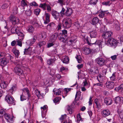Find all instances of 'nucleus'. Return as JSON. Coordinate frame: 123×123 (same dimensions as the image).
I'll return each mask as SVG.
<instances>
[{
	"instance_id": "12",
	"label": "nucleus",
	"mask_w": 123,
	"mask_h": 123,
	"mask_svg": "<svg viewBox=\"0 0 123 123\" xmlns=\"http://www.w3.org/2000/svg\"><path fill=\"white\" fill-rule=\"evenodd\" d=\"M85 40L86 41V43L90 45H91V44H95L97 42L95 38H91L90 40V42L88 41L87 37L86 38Z\"/></svg>"
},
{
	"instance_id": "3",
	"label": "nucleus",
	"mask_w": 123,
	"mask_h": 123,
	"mask_svg": "<svg viewBox=\"0 0 123 123\" xmlns=\"http://www.w3.org/2000/svg\"><path fill=\"white\" fill-rule=\"evenodd\" d=\"M107 59H104L103 58H98L96 59V62L99 66L102 67L106 64L107 62Z\"/></svg>"
},
{
	"instance_id": "50",
	"label": "nucleus",
	"mask_w": 123,
	"mask_h": 123,
	"mask_svg": "<svg viewBox=\"0 0 123 123\" xmlns=\"http://www.w3.org/2000/svg\"><path fill=\"white\" fill-rule=\"evenodd\" d=\"M97 78L99 82H102L103 80V76L99 74L97 76Z\"/></svg>"
},
{
	"instance_id": "20",
	"label": "nucleus",
	"mask_w": 123,
	"mask_h": 123,
	"mask_svg": "<svg viewBox=\"0 0 123 123\" xmlns=\"http://www.w3.org/2000/svg\"><path fill=\"white\" fill-rule=\"evenodd\" d=\"M103 113L102 115L104 117H105L108 116L110 114V111L108 109L104 110L103 111Z\"/></svg>"
},
{
	"instance_id": "16",
	"label": "nucleus",
	"mask_w": 123,
	"mask_h": 123,
	"mask_svg": "<svg viewBox=\"0 0 123 123\" xmlns=\"http://www.w3.org/2000/svg\"><path fill=\"white\" fill-rule=\"evenodd\" d=\"M112 101L110 97H106L104 99V103L106 105H111Z\"/></svg>"
},
{
	"instance_id": "59",
	"label": "nucleus",
	"mask_w": 123,
	"mask_h": 123,
	"mask_svg": "<svg viewBox=\"0 0 123 123\" xmlns=\"http://www.w3.org/2000/svg\"><path fill=\"white\" fill-rule=\"evenodd\" d=\"M77 123H79L80 121L82 119L81 118L80 115V114H78L77 115Z\"/></svg>"
},
{
	"instance_id": "57",
	"label": "nucleus",
	"mask_w": 123,
	"mask_h": 123,
	"mask_svg": "<svg viewBox=\"0 0 123 123\" xmlns=\"http://www.w3.org/2000/svg\"><path fill=\"white\" fill-rule=\"evenodd\" d=\"M68 69V68H67L62 66L60 68V71L61 72H63L64 71L67 70Z\"/></svg>"
},
{
	"instance_id": "27",
	"label": "nucleus",
	"mask_w": 123,
	"mask_h": 123,
	"mask_svg": "<svg viewBox=\"0 0 123 123\" xmlns=\"http://www.w3.org/2000/svg\"><path fill=\"white\" fill-rule=\"evenodd\" d=\"M84 53L85 54L88 55L91 52V49L89 48L85 47L84 49Z\"/></svg>"
},
{
	"instance_id": "52",
	"label": "nucleus",
	"mask_w": 123,
	"mask_h": 123,
	"mask_svg": "<svg viewBox=\"0 0 123 123\" xmlns=\"http://www.w3.org/2000/svg\"><path fill=\"white\" fill-rule=\"evenodd\" d=\"M94 102L97 105V107H98L100 106V103L98 99H95L94 100Z\"/></svg>"
},
{
	"instance_id": "28",
	"label": "nucleus",
	"mask_w": 123,
	"mask_h": 123,
	"mask_svg": "<svg viewBox=\"0 0 123 123\" xmlns=\"http://www.w3.org/2000/svg\"><path fill=\"white\" fill-rule=\"evenodd\" d=\"M62 61L63 63L67 64L69 62V59L67 56H63L62 57Z\"/></svg>"
},
{
	"instance_id": "31",
	"label": "nucleus",
	"mask_w": 123,
	"mask_h": 123,
	"mask_svg": "<svg viewBox=\"0 0 123 123\" xmlns=\"http://www.w3.org/2000/svg\"><path fill=\"white\" fill-rule=\"evenodd\" d=\"M99 19L96 17L94 18L92 20V24L93 25H95L98 22Z\"/></svg>"
},
{
	"instance_id": "62",
	"label": "nucleus",
	"mask_w": 123,
	"mask_h": 123,
	"mask_svg": "<svg viewBox=\"0 0 123 123\" xmlns=\"http://www.w3.org/2000/svg\"><path fill=\"white\" fill-rule=\"evenodd\" d=\"M26 99V98L23 94L20 96V100L21 101H23Z\"/></svg>"
},
{
	"instance_id": "61",
	"label": "nucleus",
	"mask_w": 123,
	"mask_h": 123,
	"mask_svg": "<svg viewBox=\"0 0 123 123\" xmlns=\"http://www.w3.org/2000/svg\"><path fill=\"white\" fill-rule=\"evenodd\" d=\"M74 25L76 26L78 28L80 27V25L78 21L75 22L74 23Z\"/></svg>"
},
{
	"instance_id": "4",
	"label": "nucleus",
	"mask_w": 123,
	"mask_h": 123,
	"mask_svg": "<svg viewBox=\"0 0 123 123\" xmlns=\"http://www.w3.org/2000/svg\"><path fill=\"white\" fill-rule=\"evenodd\" d=\"M12 56L10 55L7 58L6 57H4L2 58L0 60V65L2 66H4L8 62L9 60H10Z\"/></svg>"
},
{
	"instance_id": "42",
	"label": "nucleus",
	"mask_w": 123,
	"mask_h": 123,
	"mask_svg": "<svg viewBox=\"0 0 123 123\" xmlns=\"http://www.w3.org/2000/svg\"><path fill=\"white\" fill-rule=\"evenodd\" d=\"M37 36H34L33 37V38L32 39H30V44L31 45L34 43L36 40L37 39Z\"/></svg>"
},
{
	"instance_id": "2",
	"label": "nucleus",
	"mask_w": 123,
	"mask_h": 123,
	"mask_svg": "<svg viewBox=\"0 0 123 123\" xmlns=\"http://www.w3.org/2000/svg\"><path fill=\"white\" fill-rule=\"evenodd\" d=\"M62 24L64 28L68 29L71 26V19L69 18H64L62 21Z\"/></svg>"
},
{
	"instance_id": "19",
	"label": "nucleus",
	"mask_w": 123,
	"mask_h": 123,
	"mask_svg": "<svg viewBox=\"0 0 123 123\" xmlns=\"http://www.w3.org/2000/svg\"><path fill=\"white\" fill-rule=\"evenodd\" d=\"M71 39H70L69 41L68 42V43L69 42L70 43L69 44L70 45H72L74 43H75L76 42V40L77 39V37L76 36L74 35L72 36L71 37Z\"/></svg>"
},
{
	"instance_id": "15",
	"label": "nucleus",
	"mask_w": 123,
	"mask_h": 123,
	"mask_svg": "<svg viewBox=\"0 0 123 123\" xmlns=\"http://www.w3.org/2000/svg\"><path fill=\"white\" fill-rule=\"evenodd\" d=\"M44 16L45 21L44 22V23L45 24H47L50 21V15L49 13H46L45 12L44 14Z\"/></svg>"
},
{
	"instance_id": "53",
	"label": "nucleus",
	"mask_w": 123,
	"mask_h": 123,
	"mask_svg": "<svg viewBox=\"0 0 123 123\" xmlns=\"http://www.w3.org/2000/svg\"><path fill=\"white\" fill-rule=\"evenodd\" d=\"M115 74V73H114L112 74V76L110 77V79L111 80L114 81L116 79V77Z\"/></svg>"
},
{
	"instance_id": "48",
	"label": "nucleus",
	"mask_w": 123,
	"mask_h": 123,
	"mask_svg": "<svg viewBox=\"0 0 123 123\" xmlns=\"http://www.w3.org/2000/svg\"><path fill=\"white\" fill-rule=\"evenodd\" d=\"M32 13L31 11L30 10L26 11L25 13V14L28 16H30L32 14Z\"/></svg>"
},
{
	"instance_id": "11",
	"label": "nucleus",
	"mask_w": 123,
	"mask_h": 123,
	"mask_svg": "<svg viewBox=\"0 0 123 123\" xmlns=\"http://www.w3.org/2000/svg\"><path fill=\"white\" fill-rule=\"evenodd\" d=\"M51 14L55 19L57 20L58 19H60V13L55 11H53L51 12Z\"/></svg>"
},
{
	"instance_id": "1",
	"label": "nucleus",
	"mask_w": 123,
	"mask_h": 123,
	"mask_svg": "<svg viewBox=\"0 0 123 123\" xmlns=\"http://www.w3.org/2000/svg\"><path fill=\"white\" fill-rule=\"evenodd\" d=\"M15 64L17 65V66L15 68L14 71L16 74L20 76H22L24 75L23 72L22 70L18 68L21 65V61L18 60L15 63Z\"/></svg>"
},
{
	"instance_id": "60",
	"label": "nucleus",
	"mask_w": 123,
	"mask_h": 123,
	"mask_svg": "<svg viewBox=\"0 0 123 123\" xmlns=\"http://www.w3.org/2000/svg\"><path fill=\"white\" fill-rule=\"evenodd\" d=\"M26 92V93L27 94L28 97H30V95L29 94V91L27 88H25L24 89V92Z\"/></svg>"
},
{
	"instance_id": "46",
	"label": "nucleus",
	"mask_w": 123,
	"mask_h": 123,
	"mask_svg": "<svg viewBox=\"0 0 123 123\" xmlns=\"http://www.w3.org/2000/svg\"><path fill=\"white\" fill-rule=\"evenodd\" d=\"M40 11V9L39 8L35 9L34 11V13L37 15H38L39 14Z\"/></svg>"
},
{
	"instance_id": "33",
	"label": "nucleus",
	"mask_w": 123,
	"mask_h": 123,
	"mask_svg": "<svg viewBox=\"0 0 123 123\" xmlns=\"http://www.w3.org/2000/svg\"><path fill=\"white\" fill-rule=\"evenodd\" d=\"M47 3H41L40 5H38V7L42 9L43 10H46V6Z\"/></svg>"
},
{
	"instance_id": "30",
	"label": "nucleus",
	"mask_w": 123,
	"mask_h": 123,
	"mask_svg": "<svg viewBox=\"0 0 123 123\" xmlns=\"http://www.w3.org/2000/svg\"><path fill=\"white\" fill-rule=\"evenodd\" d=\"M62 89H59L56 90H55V89L53 90V92L56 95H61L62 94Z\"/></svg>"
},
{
	"instance_id": "54",
	"label": "nucleus",
	"mask_w": 123,
	"mask_h": 123,
	"mask_svg": "<svg viewBox=\"0 0 123 123\" xmlns=\"http://www.w3.org/2000/svg\"><path fill=\"white\" fill-rule=\"evenodd\" d=\"M54 59H50L48 60L47 62L48 64L49 65L52 64L54 62Z\"/></svg>"
},
{
	"instance_id": "38",
	"label": "nucleus",
	"mask_w": 123,
	"mask_h": 123,
	"mask_svg": "<svg viewBox=\"0 0 123 123\" xmlns=\"http://www.w3.org/2000/svg\"><path fill=\"white\" fill-rule=\"evenodd\" d=\"M75 58L78 63H81L82 62V59L80 55H77L75 56Z\"/></svg>"
},
{
	"instance_id": "44",
	"label": "nucleus",
	"mask_w": 123,
	"mask_h": 123,
	"mask_svg": "<svg viewBox=\"0 0 123 123\" xmlns=\"http://www.w3.org/2000/svg\"><path fill=\"white\" fill-rule=\"evenodd\" d=\"M123 89V85L122 84L118 87H117L115 88V90L117 91Z\"/></svg>"
},
{
	"instance_id": "63",
	"label": "nucleus",
	"mask_w": 123,
	"mask_h": 123,
	"mask_svg": "<svg viewBox=\"0 0 123 123\" xmlns=\"http://www.w3.org/2000/svg\"><path fill=\"white\" fill-rule=\"evenodd\" d=\"M30 5L31 6H38V4L35 2L33 1L31 3Z\"/></svg>"
},
{
	"instance_id": "22",
	"label": "nucleus",
	"mask_w": 123,
	"mask_h": 123,
	"mask_svg": "<svg viewBox=\"0 0 123 123\" xmlns=\"http://www.w3.org/2000/svg\"><path fill=\"white\" fill-rule=\"evenodd\" d=\"M58 33H55L53 34L50 37L51 41L54 42L55 41L58 37Z\"/></svg>"
},
{
	"instance_id": "23",
	"label": "nucleus",
	"mask_w": 123,
	"mask_h": 123,
	"mask_svg": "<svg viewBox=\"0 0 123 123\" xmlns=\"http://www.w3.org/2000/svg\"><path fill=\"white\" fill-rule=\"evenodd\" d=\"M17 87L16 84H14L12 85L11 88L9 90V92L11 94H13V92L15 91L17 89Z\"/></svg>"
},
{
	"instance_id": "39",
	"label": "nucleus",
	"mask_w": 123,
	"mask_h": 123,
	"mask_svg": "<svg viewBox=\"0 0 123 123\" xmlns=\"http://www.w3.org/2000/svg\"><path fill=\"white\" fill-rule=\"evenodd\" d=\"M67 109L68 111H69V113L70 114H71L72 113L73 109L72 105H68Z\"/></svg>"
},
{
	"instance_id": "9",
	"label": "nucleus",
	"mask_w": 123,
	"mask_h": 123,
	"mask_svg": "<svg viewBox=\"0 0 123 123\" xmlns=\"http://www.w3.org/2000/svg\"><path fill=\"white\" fill-rule=\"evenodd\" d=\"M105 85L107 88L111 90L113 88L115 84L113 82L108 81L105 83Z\"/></svg>"
},
{
	"instance_id": "40",
	"label": "nucleus",
	"mask_w": 123,
	"mask_h": 123,
	"mask_svg": "<svg viewBox=\"0 0 123 123\" xmlns=\"http://www.w3.org/2000/svg\"><path fill=\"white\" fill-rule=\"evenodd\" d=\"M98 0H91L89 2L90 4L92 5H95L97 4Z\"/></svg>"
},
{
	"instance_id": "64",
	"label": "nucleus",
	"mask_w": 123,
	"mask_h": 123,
	"mask_svg": "<svg viewBox=\"0 0 123 123\" xmlns=\"http://www.w3.org/2000/svg\"><path fill=\"white\" fill-rule=\"evenodd\" d=\"M8 6V5L7 4H4L2 6L1 8L3 9H5L7 8Z\"/></svg>"
},
{
	"instance_id": "55",
	"label": "nucleus",
	"mask_w": 123,
	"mask_h": 123,
	"mask_svg": "<svg viewBox=\"0 0 123 123\" xmlns=\"http://www.w3.org/2000/svg\"><path fill=\"white\" fill-rule=\"evenodd\" d=\"M94 73L95 74H98L99 72V70L98 69V68L97 67H94Z\"/></svg>"
},
{
	"instance_id": "36",
	"label": "nucleus",
	"mask_w": 123,
	"mask_h": 123,
	"mask_svg": "<svg viewBox=\"0 0 123 123\" xmlns=\"http://www.w3.org/2000/svg\"><path fill=\"white\" fill-rule=\"evenodd\" d=\"M8 85L7 82L6 81L2 82L0 84V86L2 88H6Z\"/></svg>"
},
{
	"instance_id": "24",
	"label": "nucleus",
	"mask_w": 123,
	"mask_h": 123,
	"mask_svg": "<svg viewBox=\"0 0 123 123\" xmlns=\"http://www.w3.org/2000/svg\"><path fill=\"white\" fill-rule=\"evenodd\" d=\"M32 52V48L29 47L28 48L25 49L24 51V54H31Z\"/></svg>"
},
{
	"instance_id": "8",
	"label": "nucleus",
	"mask_w": 123,
	"mask_h": 123,
	"mask_svg": "<svg viewBox=\"0 0 123 123\" xmlns=\"http://www.w3.org/2000/svg\"><path fill=\"white\" fill-rule=\"evenodd\" d=\"M5 99L9 104H12L14 103V98L12 96H11L8 94L6 95Z\"/></svg>"
},
{
	"instance_id": "37",
	"label": "nucleus",
	"mask_w": 123,
	"mask_h": 123,
	"mask_svg": "<svg viewBox=\"0 0 123 123\" xmlns=\"http://www.w3.org/2000/svg\"><path fill=\"white\" fill-rule=\"evenodd\" d=\"M90 34L91 37L95 38L97 34V33L96 31H94L91 32Z\"/></svg>"
},
{
	"instance_id": "10",
	"label": "nucleus",
	"mask_w": 123,
	"mask_h": 123,
	"mask_svg": "<svg viewBox=\"0 0 123 123\" xmlns=\"http://www.w3.org/2000/svg\"><path fill=\"white\" fill-rule=\"evenodd\" d=\"M62 34L61 33H60L59 34H58V38L63 43H66L67 39L66 38L65 35H62Z\"/></svg>"
},
{
	"instance_id": "7",
	"label": "nucleus",
	"mask_w": 123,
	"mask_h": 123,
	"mask_svg": "<svg viewBox=\"0 0 123 123\" xmlns=\"http://www.w3.org/2000/svg\"><path fill=\"white\" fill-rule=\"evenodd\" d=\"M112 35V32L111 31H108L105 32L102 35V37L103 38L105 39V42H106L107 39H109V38H110V37Z\"/></svg>"
},
{
	"instance_id": "26",
	"label": "nucleus",
	"mask_w": 123,
	"mask_h": 123,
	"mask_svg": "<svg viewBox=\"0 0 123 123\" xmlns=\"http://www.w3.org/2000/svg\"><path fill=\"white\" fill-rule=\"evenodd\" d=\"M72 13V9L68 7L65 12V15L67 16H70Z\"/></svg>"
},
{
	"instance_id": "41",
	"label": "nucleus",
	"mask_w": 123,
	"mask_h": 123,
	"mask_svg": "<svg viewBox=\"0 0 123 123\" xmlns=\"http://www.w3.org/2000/svg\"><path fill=\"white\" fill-rule=\"evenodd\" d=\"M46 10L49 12H50L51 11V8L50 5L48 4H46Z\"/></svg>"
},
{
	"instance_id": "13",
	"label": "nucleus",
	"mask_w": 123,
	"mask_h": 123,
	"mask_svg": "<svg viewBox=\"0 0 123 123\" xmlns=\"http://www.w3.org/2000/svg\"><path fill=\"white\" fill-rule=\"evenodd\" d=\"M115 103L116 104H120L123 103V98L122 97L119 96L115 98L114 99Z\"/></svg>"
},
{
	"instance_id": "35",
	"label": "nucleus",
	"mask_w": 123,
	"mask_h": 123,
	"mask_svg": "<svg viewBox=\"0 0 123 123\" xmlns=\"http://www.w3.org/2000/svg\"><path fill=\"white\" fill-rule=\"evenodd\" d=\"M18 30L16 28V26H14L12 27L11 29V32L12 33H17V32H18Z\"/></svg>"
},
{
	"instance_id": "45",
	"label": "nucleus",
	"mask_w": 123,
	"mask_h": 123,
	"mask_svg": "<svg viewBox=\"0 0 123 123\" xmlns=\"http://www.w3.org/2000/svg\"><path fill=\"white\" fill-rule=\"evenodd\" d=\"M46 43L45 41L40 42L37 44V45L40 48L45 45Z\"/></svg>"
},
{
	"instance_id": "34",
	"label": "nucleus",
	"mask_w": 123,
	"mask_h": 123,
	"mask_svg": "<svg viewBox=\"0 0 123 123\" xmlns=\"http://www.w3.org/2000/svg\"><path fill=\"white\" fill-rule=\"evenodd\" d=\"M4 117L8 122L10 123L12 120V118L10 117L9 116L8 114H6L4 115Z\"/></svg>"
},
{
	"instance_id": "47",
	"label": "nucleus",
	"mask_w": 123,
	"mask_h": 123,
	"mask_svg": "<svg viewBox=\"0 0 123 123\" xmlns=\"http://www.w3.org/2000/svg\"><path fill=\"white\" fill-rule=\"evenodd\" d=\"M81 95V92L80 91H77L75 96V99L78 97V99H79Z\"/></svg>"
},
{
	"instance_id": "58",
	"label": "nucleus",
	"mask_w": 123,
	"mask_h": 123,
	"mask_svg": "<svg viewBox=\"0 0 123 123\" xmlns=\"http://www.w3.org/2000/svg\"><path fill=\"white\" fill-rule=\"evenodd\" d=\"M21 41L22 40L19 39L17 40H16V42L17 43V45L20 47H21L22 45Z\"/></svg>"
},
{
	"instance_id": "49",
	"label": "nucleus",
	"mask_w": 123,
	"mask_h": 123,
	"mask_svg": "<svg viewBox=\"0 0 123 123\" xmlns=\"http://www.w3.org/2000/svg\"><path fill=\"white\" fill-rule=\"evenodd\" d=\"M35 94L38 98L40 97L41 96L40 92L37 89L35 90Z\"/></svg>"
},
{
	"instance_id": "32",
	"label": "nucleus",
	"mask_w": 123,
	"mask_h": 123,
	"mask_svg": "<svg viewBox=\"0 0 123 123\" xmlns=\"http://www.w3.org/2000/svg\"><path fill=\"white\" fill-rule=\"evenodd\" d=\"M114 24V27L115 29L117 30H120V27L119 22L117 21H116Z\"/></svg>"
},
{
	"instance_id": "29",
	"label": "nucleus",
	"mask_w": 123,
	"mask_h": 123,
	"mask_svg": "<svg viewBox=\"0 0 123 123\" xmlns=\"http://www.w3.org/2000/svg\"><path fill=\"white\" fill-rule=\"evenodd\" d=\"M27 31L30 33H33L34 30V27L31 25H30L27 27Z\"/></svg>"
},
{
	"instance_id": "51",
	"label": "nucleus",
	"mask_w": 123,
	"mask_h": 123,
	"mask_svg": "<svg viewBox=\"0 0 123 123\" xmlns=\"http://www.w3.org/2000/svg\"><path fill=\"white\" fill-rule=\"evenodd\" d=\"M61 98L59 97H57L55 98L53 100V101L55 103H58L59 102Z\"/></svg>"
},
{
	"instance_id": "25",
	"label": "nucleus",
	"mask_w": 123,
	"mask_h": 123,
	"mask_svg": "<svg viewBox=\"0 0 123 123\" xmlns=\"http://www.w3.org/2000/svg\"><path fill=\"white\" fill-rule=\"evenodd\" d=\"M12 51L15 54L16 57L18 58L20 54L19 51L16 49L15 48H13L12 49Z\"/></svg>"
},
{
	"instance_id": "17",
	"label": "nucleus",
	"mask_w": 123,
	"mask_h": 123,
	"mask_svg": "<svg viewBox=\"0 0 123 123\" xmlns=\"http://www.w3.org/2000/svg\"><path fill=\"white\" fill-rule=\"evenodd\" d=\"M19 2L21 5L23 7V9H25L26 7H27L28 2L26 0H20Z\"/></svg>"
},
{
	"instance_id": "6",
	"label": "nucleus",
	"mask_w": 123,
	"mask_h": 123,
	"mask_svg": "<svg viewBox=\"0 0 123 123\" xmlns=\"http://www.w3.org/2000/svg\"><path fill=\"white\" fill-rule=\"evenodd\" d=\"M10 20L13 25L18 24L19 22V19L14 16L11 15L10 17Z\"/></svg>"
},
{
	"instance_id": "21",
	"label": "nucleus",
	"mask_w": 123,
	"mask_h": 123,
	"mask_svg": "<svg viewBox=\"0 0 123 123\" xmlns=\"http://www.w3.org/2000/svg\"><path fill=\"white\" fill-rule=\"evenodd\" d=\"M18 32H17V34L19 36L18 37V39L19 40H23L24 37V35L23 33L21 31H20L19 30H18Z\"/></svg>"
},
{
	"instance_id": "56",
	"label": "nucleus",
	"mask_w": 123,
	"mask_h": 123,
	"mask_svg": "<svg viewBox=\"0 0 123 123\" xmlns=\"http://www.w3.org/2000/svg\"><path fill=\"white\" fill-rule=\"evenodd\" d=\"M99 83H98L96 84H93V86H100L102 87L103 84L101 82H99Z\"/></svg>"
},
{
	"instance_id": "18",
	"label": "nucleus",
	"mask_w": 123,
	"mask_h": 123,
	"mask_svg": "<svg viewBox=\"0 0 123 123\" xmlns=\"http://www.w3.org/2000/svg\"><path fill=\"white\" fill-rule=\"evenodd\" d=\"M55 25V24L54 23H50L47 26V29L49 31H51L54 28Z\"/></svg>"
},
{
	"instance_id": "14",
	"label": "nucleus",
	"mask_w": 123,
	"mask_h": 123,
	"mask_svg": "<svg viewBox=\"0 0 123 123\" xmlns=\"http://www.w3.org/2000/svg\"><path fill=\"white\" fill-rule=\"evenodd\" d=\"M47 106L46 105H44L43 107H41L42 111V117L44 118L45 117L47 110L46 108Z\"/></svg>"
},
{
	"instance_id": "43",
	"label": "nucleus",
	"mask_w": 123,
	"mask_h": 123,
	"mask_svg": "<svg viewBox=\"0 0 123 123\" xmlns=\"http://www.w3.org/2000/svg\"><path fill=\"white\" fill-rule=\"evenodd\" d=\"M105 11H101L99 12L98 15V16L100 18H103L105 16Z\"/></svg>"
},
{
	"instance_id": "5",
	"label": "nucleus",
	"mask_w": 123,
	"mask_h": 123,
	"mask_svg": "<svg viewBox=\"0 0 123 123\" xmlns=\"http://www.w3.org/2000/svg\"><path fill=\"white\" fill-rule=\"evenodd\" d=\"M106 44L108 45H110L112 46L115 47L117 45V42L115 39L111 38L106 41Z\"/></svg>"
}]
</instances>
